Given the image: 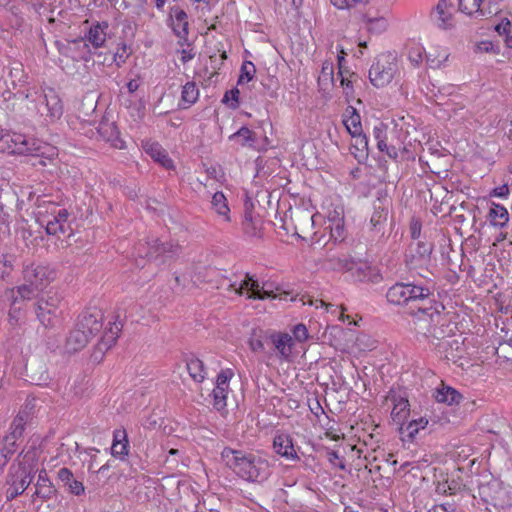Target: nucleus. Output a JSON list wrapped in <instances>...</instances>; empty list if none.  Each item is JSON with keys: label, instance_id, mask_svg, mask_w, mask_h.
<instances>
[{"label": "nucleus", "instance_id": "nucleus-20", "mask_svg": "<svg viewBox=\"0 0 512 512\" xmlns=\"http://www.w3.org/2000/svg\"><path fill=\"white\" fill-rule=\"evenodd\" d=\"M81 330H86V335L91 338L102 328V314L99 311L84 314L81 316L78 324Z\"/></svg>", "mask_w": 512, "mask_h": 512}, {"label": "nucleus", "instance_id": "nucleus-57", "mask_svg": "<svg viewBox=\"0 0 512 512\" xmlns=\"http://www.w3.org/2000/svg\"><path fill=\"white\" fill-rule=\"evenodd\" d=\"M10 76L18 81V85L21 87V83L25 82V75L20 66L14 67L10 70Z\"/></svg>", "mask_w": 512, "mask_h": 512}, {"label": "nucleus", "instance_id": "nucleus-45", "mask_svg": "<svg viewBox=\"0 0 512 512\" xmlns=\"http://www.w3.org/2000/svg\"><path fill=\"white\" fill-rule=\"evenodd\" d=\"M231 140H239L241 145H252L255 142L254 133L247 127H241L230 136Z\"/></svg>", "mask_w": 512, "mask_h": 512}, {"label": "nucleus", "instance_id": "nucleus-10", "mask_svg": "<svg viewBox=\"0 0 512 512\" xmlns=\"http://www.w3.org/2000/svg\"><path fill=\"white\" fill-rule=\"evenodd\" d=\"M36 315L45 328L56 327L62 317L61 298L58 295L42 298L37 302Z\"/></svg>", "mask_w": 512, "mask_h": 512}, {"label": "nucleus", "instance_id": "nucleus-60", "mask_svg": "<svg viewBox=\"0 0 512 512\" xmlns=\"http://www.w3.org/2000/svg\"><path fill=\"white\" fill-rule=\"evenodd\" d=\"M428 512H455V510L451 504L446 503L434 505Z\"/></svg>", "mask_w": 512, "mask_h": 512}, {"label": "nucleus", "instance_id": "nucleus-49", "mask_svg": "<svg viewBox=\"0 0 512 512\" xmlns=\"http://www.w3.org/2000/svg\"><path fill=\"white\" fill-rule=\"evenodd\" d=\"M14 256L3 254L0 256V278H5L10 274L14 267Z\"/></svg>", "mask_w": 512, "mask_h": 512}, {"label": "nucleus", "instance_id": "nucleus-27", "mask_svg": "<svg viewBox=\"0 0 512 512\" xmlns=\"http://www.w3.org/2000/svg\"><path fill=\"white\" fill-rule=\"evenodd\" d=\"M85 333L86 330H81L78 325L71 331L66 341V350L69 353L77 352L87 345L90 338Z\"/></svg>", "mask_w": 512, "mask_h": 512}, {"label": "nucleus", "instance_id": "nucleus-14", "mask_svg": "<svg viewBox=\"0 0 512 512\" xmlns=\"http://www.w3.org/2000/svg\"><path fill=\"white\" fill-rule=\"evenodd\" d=\"M430 16L439 28L449 29L454 25V7L447 0H438Z\"/></svg>", "mask_w": 512, "mask_h": 512}, {"label": "nucleus", "instance_id": "nucleus-56", "mask_svg": "<svg viewBox=\"0 0 512 512\" xmlns=\"http://www.w3.org/2000/svg\"><path fill=\"white\" fill-rule=\"evenodd\" d=\"M421 222L418 219L413 218L410 223L411 237L415 240L419 239L421 234Z\"/></svg>", "mask_w": 512, "mask_h": 512}, {"label": "nucleus", "instance_id": "nucleus-30", "mask_svg": "<svg viewBox=\"0 0 512 512\" xmlns=\"http://www.w3.org/2000/svg\"><path fill=\"white\" fill-rule=\"evenodd\" d=\"M461 394L450 386L442 385L436 389L435 399L439 403L448 405L458 404L461 400Z\"/></svg>", "mask_w": 512, "mask_h": 512}, {"label": "nucleus", "instance_id": "nucleus-5", "mask_svg": "<svg viewBox=\"0 0 512 512\" xmlns=\"http://www.w3.org/2000/svg\"><path fill=\"white\" fill-rule=\"evenodd\" d=\"M34 461L35 454L27 452L23 455L22 461L11 465L7 477L6 497L8 500H12L22 494L30 485L35 473Z\"/></svg>", "mask_w": 512, "mask_h": 512}, {"label": "nucleus", "instance_id": "nucleus-34", "mask_svg": "<svg viewBox=\"0 0 512 512\" xmlns=\"http://www.w3.org/2000/svg\"><path fill=\"white\" fill-rule=\"evenodd\" d=\"M199 98V89L194 82H187L182 87L181 102L182 108H189Z\"/></svg>", "mask_w": 512, "mask_h": 512}, {"label": "nucleus", "instance_id": "nucleus-2", "mask_svg": "<svg viewBox=\"0 0 512 512\" xmlns=\"http://www.w3.org/2000/svg\"><path fill=\"white\" fill-rule=\"evenodd\" d=\"M221 458L237 476L248 482H264L271 474L268 460L258 454L226 447Z\"/></svg>", "mask_w": 512, "mask_h": 512}, {"label": "nucleus", "instance_id": "nucleus-64", "mask_svg": "<svg viewBox=\"0 0 512 512\" xmlns=\"http://www.w3.org/2000/svg\"><path fill=\"white\" fill-rule=\"evenodd\" d=\"M127 89L130 93H134L135 91L138 90L139 88V82L135 79L133 80H130L128 83H127Z\"/></svg>", "mask_w": 512, "mask_h": 512}, {"label": "nucleus", "instance_id": "nucleus-21", "mask_svg": "<svg viewBox=\"0 0 512 512\" xmlns=\"http://www.w3.org/2000/svg\"><path fill=\"white\" fill-rule=\"evenodd\" d=\"M363 21L368 32L372 34H381L385 32L389 26L388 18L384 13L374 15L368 11L364 14Z\"/></svg>", "mask_w": 512, "mask_h": 512}, {"label": "nucleus", "instance_id": "nucleus-41", "mask_svg": "<svg viewBox=\"0 0 512 512\" xmlns=\"http://www.w3.org/2000/svg\"><path fill=\"white\" fill-rule=\"evenodd\" d=\"M17 440L11 439L7 441V435L3 438L2 445L0 446V466L4 467L9 458L15 453L17 449Z\"/></svg>", "mask_w": 512, "mask_h": 512}, {"label": "nucleus", "instance_id": "nucleus-48", "mask_svg": "<svg viewBox=\"0 0 512 512\" xmlns=\"http://www.w3.org/2000/svg\"><path fill=\"white\" fill-rule=\"evenodd\" d=\"M255 65L251 61L243 62L241 66V73L238 79V84L248 83L255 75Z\"/></svg>", "mask_w": 512, "mask_h": 512}, {"label": "nucleus", "instance_id": "nucleus-50", "mask_svg": "<svg viewBox=\"0 0 512 512\" xmlns=\"http://www.w3.org/2000/svg\"><path fill=\"white\" fill-rule=\"evenodd\" d=\"M482 0H459V9L461 12L472 15L480 12Z\"/></svg>", "mask_w": 512, "mask_h": 512}, {"label": "nucleus", "instance_id": "nucleus-17", "mask_svg": "<svg viewBox=\"0 0 512 512\" xmlns=\"http://www.w3.org/2000/svg\"><path fill=\"white\" fill-rule=\"evenodd\" d=\"M273 450L286 460L295 461L299 459L292 438L288 434L281 433L274 437Z\"/></svg>", "mask_w": 512, "mask_h": 512}, {"label": "nucleus", "instance_id": "nucleus-62", "mask_svg": "<svg viewBox=\"0 0 512 512\" xmlns=\"http://www.w3.org/2000/svg\"><path fill=\"white\" fill-rule=\"evenodd\" d=\"M478 49L485 52H490L494 50V45L492 42L489 41H483L479 43Z\"/></svg>", "mask_w": 512, "mask_h": 512}, {"label": "nucleus", "instance_id": "nucleus-37", "mask_svg": "<svg viewBox=\"0 0 512 512\" xmlns=\"http://www.w3.org/2000/svg\"><path fill=\"white\" fill-rule=\"evenodd\" d=\"M178 249L177 246H172L166 243H158V240L155 241L153 246L145 252L144 256L148 258H157L161 254H169L173 255L176 253V250ZM139 256L143 257L142 251L139 249L138 252Z\"/></svg>", "mask_w": 512, "mask_h": 512}, {"label": "nucleus", "instance_id": "nucleus-4", "mask_svg": "<svg viewBox=\"0 0 512 512\" xmlns=\"http://www.w3.org/2000/svg\"><path fill=\"white\" fill-rule=\"evenodd\" d=\"M36 222L45 227L47 234L64 233L68 226V210L61 204L48 199H38L34 210Z\"/></svg>", "mask_w": 512, "mask_h": 512}, {"label": "nucleus", "instance_id": "nucleus-23", "mask_svg": "<svg viewBox=\"0 0 512 512\" xmlns=\"http://www.w3.org/2000/svg\"><path fill=\"white\" fill-rule=\"evenodd\" d=\"M55 489L52 482L48 478L47 472L41 470L38 474L37 482L35 484V492L33 497H38L42 500H48L53 497Z\"/></svg>", "mask_w": 512, "mask_h": 512}, {"label": "nucleus", "instance_id": "nucleus-38", "mask_svg": "<svg viewBox=\"0 0 512 512\" xmlns=\"http://www.w3.org/2000/svg\"><path fill=\"white\" fill-rule=\"evenodd\" d=\"M187 370L191 378L196 382H202L206 377L204 364L198 358H191L188 360Z\"/></svg>", "mask_w": 512, "mask_h": 512}, {"label": "nucleus", "instance_id": "nucleus-3", "mask_svg": "<svg viewBox=\"0 0 512 512\" xmlns=\"http://www.w3.org/2000/svg\"><path fill=\"white\" fill-rule=\"evenodd\" d=\"M0 151L36 156L39 158L38 164L42 166H46L58 155L56 147L16 132H6L0 136Z\"/></svg>", "mask_w": 512, "mask_h": 512}, {"label": "nucleus", "instance_id": "nucleus-33", "mask_svg": "<svg viewBox=\"0 0 512 512\" xmlns=\"http://www.w3.org/2000/svg\"><path fill=\"white\" fill-rule=\"evenodd\" d=\"M130 54L131 51L129 47L125 43H121L110 57L104 58L102 63L109 66L115 64L117 67H121L129 58Z\"/></svg>", "mask_w": 512, "mask_h": 512}, {"label": "nucleus", "instance_id": "nucleus-40", "mask_svg": "<svg viewBox=\"0 0 512 512\" xmlns=\"http://www.w3.org/2000/svg\"><path fill=\"white\" fill-rule=\"evenodd\" d=\"M435 52V54L429 52L426 55L427 64L432 69L441 68L447 62L449 57L447 50L444 48L437 49Z\"/></svg>", "mask_w": 512, "mask_h": 512}, {"label": "nucleus", "instance_id": "nucleus-47", "mask_svg": "<svg viewBox=\"0 0 512 512\" xmlns=\"http://www.w3.org/2000/svg\"><path fill=\"white\" fill-rule=\"evenodd\" d=\"M353 138L352 147L355 148L360 155L355 154V157H366L368 150V139L363 134V132L359 133V135H351Z\"/></svg>", "mask_w": 512, "mask_h": 512}, {"label": "nucleus", "instance_id": "nucleus-1", "mask_svg": "<svg viewBox=\"0 0 512 512\" xmlns=\"http://www.w3.org/2000/svg\"><path fill=\"white\" fill-rule=\"evenodd\" d=\"M387 300L396 305H407L417 321L424 323L420 328L425 334H434L432 325L440 322L444 306L430 296V291L422 286L411 283H397L386 294Z\"/></svg>", "mask_w": 512, "mask_h": 512}, {"label": "nucleus", "instance_id": "nucleus-53", "mask_svg": "<svg viewBox=\"0 0 512 512\" xmlns=\"http://www.w3.org/2000/svg\"><path fill=\"white\" fill-rule=\"evenodd\" d=\"M293 336L299 342H304L308 339V330L305 325L297 324L293 329Z\"/></svg>", "mask_w": 512, "mask_h": 512}, {"label": "nucleus", "instance_id": "nucleus-61", "mask_svg": "<svg viewBox=\"0 0 512 512\" xmlns=\"http://www.w3.org/2000/svg\"><path fill=\"white\" fill-rule=\"evenodd\" d=\"M493 194L497 197L504 198L509 194V188L507 185H502L494 189Z\"/></svg>", "mask_w": 512, "mask_h": 512}, {"label": "nucleus", "instance_id": "nucleus-44", "mask_svg": "<svg viewBox=\"0 0 512 512\" xmlns=\"http://www.w3.org/2000/svg\"><path fill=\"white\" fill-rule=\"evenodd\" d=\"M355 346L359 351H371L377 347V341L368 334H359L355 340Z\"/></svg>", "mask_w": 512, "mask_h": 512}, {"label": "nucleus", "instance_id": "nucleus-59", "mask_svg": "<svg viewBox=\"0 0 512 512\" xmlns=\"http://www.w3.org/2000/svg\"><path fill=\"white\" fill-rule=\"evenodd\" d=\"M327 219H328L329 224L337 222L338 219L343 220L344 216H343L342 209L336 208L333 211H330L327 215Z\"/></svg>", "mask_w": 512, "mask_h": 512}, {"label": "nucleus", "instance_id": "nucleus-24", "mask_svg": "<svg viewBox=\"0 0 512 512\" xmlns=\"http://www.w3.org/2000/svg\"><path fill=\"white\" fill-rule=\"evenodd\" d=\"M211 208L223 222H230V208L228 200L223 192H216L213 194Z\"/></svg>", "mask_w": 512, "mask_h": 512}, {"label": "nucleus", "instance_id": "nucleus-19", "mask_svg": "<svg viewBox=\"0 0 512 512\" xmlns=\"http://www.w3.org/2000/svg\"><path fill=\"white\" fill-rule=\"evenodd\" d=\"M271 342L275 347L278 356L288 361L292 354L293 338L287 333H274L271 335Z\"/></svg>", "mask_w": 512, "mask_h": 512}, {"label": "nucleus", "instance_id": "nucleus-12", "mask_svg": "<svg viewBox=\"0 0 512 512\" xmlns=\"http://www.w3.org/2000/svg\"><path fill=\"white\" fill-rule=\"evenodd\" d=\"M234 373L231 369L222 370L216 379V385L213 389V406L218 411H222L227 406V396L229 394V381Z\"/></svg>", "mask_w": 512, "mask_h": 512}, {"label": "nucleus", "instance_id": "nucleus-18", "mask_svg": "<svg viewBox=\"0 0 512 512\" xmlns=\"http://www.w3.org/2000/svg\"><path fill=\"white\" fill-rule=\"evenodd\" d=\"M122 330V324L118 321L108 322L104 334L97 345V350L104 353L115 345Z\"/></svg>", "mask_w": 512, "mask_h": 512}, {"label": "nucleus", "instance_id": "nucleus-42", "mask_svg": "<svg viewBox=\"0 0 512 512\" xmlns=\"http://www.w3.org/2000/svg\"><path fill=\"white\" fill-rule=\"evenodd\" d=\"M511 27V21L506 17L501 18L500 21L494 26V30L500 36H504V42L508 48H512Z\"/></svg>", "mask_w": 512, "mask_h": 512}, {"label": "nucleus", "instance_id": "nucleus-54", "mask_svg": "<svg viewBox=\"0 0 512 512\" xmlns=\"http://www.w3.org/2000/svg\"><path fill=\"white\" fill-rule=\"evenodd\" d=\"M328 461L335 467H338L342 470L345 469L344 461L336 451L328 452Z\"/></svg>", "mask_w": 512, "mask_h": 512}, {"label": "nucleus", "instance_id": "nucleus-11", "mask_svg": "<svg viewBox=\"0 0 512 512\" xmlns=\"http://www.w3.org/2000/svg\"><path fill=\"white\" fill-rule=\"evenodd\" d=\"M384 406L390 409V416L394 423L403 425L410 414V404L405 393L390 390L385 397Z\"/></svg>", "mask_w": 512, "mask_h": 512}, {"label": "nucleus", "instance_id": "nucleus-36", "mask_svg": "<svg viewBox=\"0 0 512 512\" xmlns=\"http://www.w3.org/2000/svg\"><path fill=\"white\" fill-rule=\"evenodd\" d=\"M27 414L26 413H19L12 421L9 432L7 434V441L9 440H18L22 437L25 425L27 422Z\"/></svg>", "mask_w": 512, "mask_h": 512}, {"label": "nucleus", "instance_id": "nucleus-58", "mask_svg": "<svg viewBox=\"0 0 512 512\" xmlns=\"http://www.w3.org/2000/svg\"><path fill=\"white\" fill-rule=\"evenodd\" d=\"M340 84L344 89V94L346 95V97L352 96L353 88L351 86V81L345 78L343 74L340 75Z\"/></svg>", "mask_w": 512, "mask_h": 512}, {"label": "nucleus", "instance_id": "nucleus-55", "mask_svg": "<svg viewBox=\"0 0 512 512\" xmlns=\"http://www.w3.org/2000/svg\"><path fill=\"white\" fill-rule=\"evenodd\" d=\"M239 98V90L238 89H232L230 91H227L223 97V103H229L230 101H233L231 104L232 107H236L238 103Z\"/></svg>", "mask_w": 512, "mask_h": 512}, {"label": "nucleus", "instance_id": "nucleus-35", "mask_svg": "<svg viewBox=\"0 0 512 512\" xmlns=\"http://www.w3.org/2000/svg\"><path fill=\"white\" fill-rule=\"evenodd\" d=\"M347 114L343 120V123L350 135H359L362 131V124L360 115L355 109H348Z\"/></svg>", "mask_w": 512, "mask_h": 512}, {"label": "nucleus", "instance_id": "nucleus-52", "mask_svg": "<svg viewBox=\"0 0 512 512\" xmlns=\"http://www.w3.org/2000/svg\"><path fill=\"white\" fill-rule=\"evenodd\" d=\"M328 228L330 229L331 236L335 240L342 239L344 236V219H338L337 222L329 224Z\"/></svg>", "mask_w": 512, "mask_h": 512}, {"label": "nucleus", "instance_id": "nucleus-28", "mask_svg": "<svg viewBox=\"0 0 512 512\" xmlns=\"http://www.w3.org/2000/svg\"><path fill=\"white\" fill-rule=\"evenodd\" d=\"M242 230L249 238H261V220L259 218H255L250 212L245 213L242 222Z\"/></svg>", "mask_w": 512, "mask_h": 512}, {"label": "nucleus", "instance_id": "nucleus-51", "mask_svg": "<svg viewBox=\"0 0 512 512\" xmlns=\"http://www.w3.org/2000/svg\"><path fill=\"white\" fill-rule=\"evenodd\" d=\"M332 5L340 10L355 8L360 5H365L371 0H330Z\"/></svg>", "mask_w": 512, "mask_h": 512}, {"label": "nucleus", "instance_id": "nucleus-13", "mask_svg": "<svg viewBox=\"0 0 512 512\" xmlns=\"http://www.w3.org/2000/svg\"><path fill=\"white\" fill-rule=\"evenodd\" d=\"M167 24L179 39V43L187 40L188 15L183 9L178 6L170 8Z\"/></svg>", "mask_w": 512, "mask_h": 512}, {"label": "nucleus", "instance_id": "nucleus-6", "mask_svg": "<svg viewBox=\"0 0 512 512\" xmlns=\"http://www.w3.org/2000/svg\"><path fill=\"white\" fill-rule=\"evenodd\" d=\"M23 277L24 284L17 288V294L26 300L45 289L55 279V271L43 264H31L25 267Z\"/></svg>", "mask_w": 512, "mask_h": 512}, {"label": "nucleus", "instance_id": "nucleus-26", "mask_svg": "<svg viewBox=\"0 0 512 512\" xmlns=\"http://www.w3.org/2000/svg\"><path fill=\"white\" fill-rule=\"evenodd\" d=\"M58 479L68 488L71 494L82 495L85 491L82 482L74 479L73 473L68 468H61L58 471Z\"/></svg>", "mask_w": 512, "mask_h": 512}, {"label": "nucleus", "instance_id": "nucleus-25", "mask_svg": "<svg viewBox=\"0 0 512 512\" xmlns=\"http://www.w3.org/2000/svg\"><path fill=\"white\" fill-rule=\"evenodd\" d=\"M334 268L343 271H351L353 272V275H356L361 281L369 279L364 272L370 269V267L366 263H355L347 257L339 258L338 264L337 266H334Z\"/></svg>", "mask_w": 512, "mask_h": 512}, {"label": "nucleus", "instance_id": "nucleus-7", "mask_svg": "<svg viewBox=\"0 0 512 512\" xmlns=\"http://www.w3.org/2000/svg\"><path fill=\"white\" fill-rule=\"evenodd\" d=\"M17 93L23 95L26 99L37 101L35 105L37 112L49 122H54L63 115L62 101L57 92L51 88L42 90L36 99H34V94H38L36 91L32 93L29 90H18Z\"/></svg>", "mask_w": 512, "mask_h": 512}, {"label": "nucleus", "instance_id": "nucleus-39", "mask_svg": "<svg viewBox=\"0 0 512 512\" xmlns=\"http://www.w3.org/2000/svg\"><path fill=\"white\" fill-rule=\"evenodd\" d=\"M432 251V244L428 242L418 241L410 245V255L412 260H426Z\"/></svg>", "mask_w": 512, "mask_h": 512}, {"label": "nucleus", "instance_id": "nucleus-32", "mask_svg": "<svg viewBox=\"0 0 512 512\" xmlns=\"http://www.w3.org/2000/svg\"><path fill=\"white\" fill-rule=\"evenodd\" d=\"M489 220L493 226L504 227L509 220V213L503 205L493 203L489 211Z\"/></svg>", "mask_w": 512, "mask_h": 512}, {"label": "nucleus", "instance_id": "nucleus-31", "mask_svg": "<svg viewBox=\"0 0 512 512\" xmlns=\"http://www.w3.org/2000/svg\"><path fill=\"white\" fill-rule=\"evenodd\" d=\"M111 452L115 457H124L128 454V441L125 430L114 431Z\"/></svg>", "mask_w": 512, "mask_h": 512}, {"label": "nucleus", "instance_id": "nucleus-9", "mask_svg": "<svg viewBox=\"0 0 512 512\" xmlns=\"http://www.w3.org/2000/svg\"><path fill=\"white\" fill-rule=\"evenodd\" d=\"M398 72V61L395 53L380 54L369 70V79L375 87L388 85Z\"/></svg>", "mask_w": 512, "mask_h": 512}, {"label": "nucleus", "instance_id": "nucleus-43", "mask_svg": "<svg viewBox=\"0 0 512 512\" xmlns=\"http://www.w3.org/2000/svg\"><path fill=\"white\" fill-rule=\"evenodd\" d=\"M427 424V419L419 418L417 420H412L406 426L401 425L400 431L409 438H413L421 429H424Z\"/></svg>", "mask_w": 512, "mask_h": 512}, {"label": "nucleus", "instance_id": "nucleus-15", "mask_svg": "<svg viewBox=\"0 0 512 512\" xmlns=\"http://www.w3.org/2000/svg\"><path fill=\"white\" fill-rule=\"evenodd\" d=\"M110 32V25L107 21H96L91 23L85 34V40L94 48H101L105 45Z\"/></svg>", "mask_w": 512, "mask_h": 512}, {"label": "nucleus", "instance_id": "nucleus-46", "mask_svg": "<svg viewBox=\"0 0 512 512\" xmlns=\"http://www.w3.org/2000/svg\"><path fill=\"white\" fill-rule=\"evenodd\" d=\"M425 48L421 44H412L408 50V58L414 65H419L426 58Z\"/></svg>", "mask_w": 512, "mask_h": 512}, {"label": "nucleus", "instance_id": "nucleus-16", "mask_svg": "<svg viewBox=\"0 0 512 512\" xmlns=\"http://www.w3.org/2000/svg\"><path fill=\"white\" fill-rule=\"evenodd\" d=\"M142 148L155 162L165 169H173V160L169 157L163 147L155 141L146 140L142 142Z\"/></svg>", "mask_w": 512, "mask_h": 512}, {"label": "nucleus", "instance_id": "nucleus-63", "mask_svg": "<svg viewBox=\"0 0 512 512\" xmlns=\"http://www.w3.org/2000/svg\"><path fill=\"white\" fill-rule=\"evenodd\" d=\"M194 58V53H192L190 50L183 49L181 51V61L183 63H186Z\"/></svg>", "mask_w": 512, "mask_h": 512}, {"label": "nucleus", "instance_id": "nucleus-29", "mask_svg": "<svg viewBox=\"0 0 512 512\" xmlns=\"http://www.w3.org/2000/svg\"><path fill=\"white\" fill-rule=\"evenodd\" d=\"M318 85L323 92L328 91L334 85V65L329 60H325L322 64Z\"/></svg>", "mask_w": 512, "mask_h": 512}, {"label": "nucleus", "instance_id": "nucleus-8", "mask_svg": "<svg viewBox=\"0 0 512 512\" xmlns=\"http://www.w3.org/2000/svg\"><path fill=\"white\" fill-rule=\"evenodd\" d=\"M230 289L238 295H246L248 299L265 300L278 296L279 287L270 282H259L253 276L245 275L239 284L233 283Z\"/></svg>", "mask_w": 512, "mask_h": 512}, {"label": "nucleus", "instance_id": "nucleus-22", "mask_svg": "<svg viewBox=\"0 0 512 512\" xmlns=\"http://www.w3.org/2000/svg\"><path fill=\"white\" fill-rule=\"evenodd\" d=\"M373 136L377 142V147L381 152H385L389 157L396 158L398 155L397 148L387 144V127L379 123L373 128Z\"/></svg>", "mask_w": 512, "mask_h": 512}]
</instances>
